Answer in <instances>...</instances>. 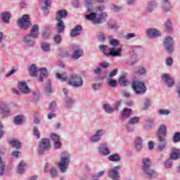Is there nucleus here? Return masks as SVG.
Listing matches in <instances>:
<instances>
[{
  "label": "nucleus",
  "mask_w": 180,
  "mask_h": 180,
  "mask_svg": "<svg viewBox=\"0 0 180 180\" xmlns=\"http://www.w3.org/2000/svg\"><path fill=\"white\" fill-rule=\"evenodd\" d=\"M173 143H179L180 141V132H175L172 137Z\"/></svg>",
  "instance_id": "nucleus-51"
},
{
  "label": "nucleus",
  "mask_w": 180,
  "mask_h": 180,
  "mask_svg": "<svg viewBox=\"0 0 180 180\" xmlns=\"http://www.w3.org/2000/svg\"><path fill=\"white\" fill-rule=\"evenodd\" d=\"M41 49L44 51L45 53H50L51 51V45L47 42H43L41 44Z\"/></svg>",
  "instance_id": "nucleus-38"
},
{
  "label": "nucleus",
  "mask_w": 180,
  "mask_h": 180,
  "mask_svg": "<svg viewBox=\"0 0 180 180\" xmlns=\"http://www.w3.org/2000/svg\"><path fill=\"white\" fill-rule=\"evenodd\" d=\"M12 15L9 11H4L2 12L0 15V19L3 23H5L6 25H9L11 23V18Z\"/></svg>",
  "instance_id": "nucleus-18"
},
{
  "label": "nucleus",
  "mask_w": 180,
  "mask_h": 180,
  "mask_svg": "<svg viewBox=\"0 0 180 180\" xmlns=\"http://www.w3.org/2000/svg\"><path fill=\"white\" fill-rule=\"evenodd\" d=\"M25 167H26V162H25L24 160H22L19 163L18 167L17 169L18 174H25Z\"/></svg>",
  "instance_id": "nucleus-40"
},
{
  "label": "nucleus",
  "mask_w": 180,
  "mask_h": 180,
  "mask_svg": "<svg viewBox=\"0 0 180 180\" xmlns=\"http://www.w3.org/2000/svg\"><path fill=\"white\" fill-rule=\"evenodd\" d=\"M159 116H168L171 113V110L165 109H160L158 110Z\"/></svg>",
  "instance_id": "nucleus-48"
},
{
  "label": "nucleus",
  "mask_w": 180,
  "mask_h": 180,
  "mask_svg": "<svg viewBox=\"0 0 180 180\" xmlns=\"http://www.w3.org/2000/svg\"><path fill=\"white\" fill-rule=\"evenodd\" d=\"M172 9L169 0H162V10L165 13H168Z\"/></svg>",
  "instance_id": "nucleus-22"
},
{
  "label": "nucleus",
  "mask_w": 180,
  "mask_h": 180,
  "mask_svg": "<svg viewBox=\"0 0 180 180\" xmlns=\"http://www.w3.org/2000/svg\"><path fill=\"white\" fill-rule=\"evenodd\" d=\"M17 26L20 30L26 32L32 26V22H30L29 15H24L21 18H19L17 21Z\"/></svg>",
  "instance_id": "nucleus-6"
},
{
  "label": "nucleus",
  "mask_w": 180,
  "mask_h": 180,
  "mask_svg": "<svg viewBox=\"0 0 180 180\" xmlns=\"http://www.w3.org/2000/svg\"><path fill=\"white\" fill-rule=\"evenodd\" d=\"M167 143V137H158V148L159 151H164Z\"/></svg>",
  "instance_id": "nucleus-16"
},
{
  "label": "nucleus",
  "mask_w": 180,
  "mask_h": 180,
  "mask_svg": "<svg viewBox=\"0 0 180 180\" xmlns=\"http://www.w3.org/2000/svg\"><path fill=\"white\" fill-rule=\"evenodd\" d=\"M8 144L13 148H16V150H20V148H22V142L18 140L9 141Z\"/></svg>",
  "instance_id": "nucleus-33"
},
{
  "label": "nucleus",
  "mask_w": 180,
  "mask_h": 180,
  "mask_svg": "<svg viewBox=\"0 0 180 180\" xmlns=\"http://www.w3.org/2000/svg\"><path fill=\"white\" fill-rule=\"evenodd\" d=\"M103 108L106 113H113L115 110L109 104H104Z\"/></svg>",
  "instance_id": "nucleus-46"
},
{
  "label": "nucleus",
  "mask_w": 180,
  "mask_h": 180,
  "mask_svg": "<svg viewBox=\"0 0 180 180\" xmlns=\"http://www.w3.org/2000/svg\"><path fill=\"white\" fill-rule=\"evenodd\" d=\"M18 89L22 94H25V95L30 94V88H29V86H27L25 82H20L18 83Z\"/></svg>",
  "instance_id": "nucleus-20"
},
{
  "label": "nucleus",
  "mask_w": 180,
  "mask_h": 180,
  "mask_svg": "<svg viewBox=\"0 0 180 180\" xmlns=\"http://www.w3.org/2000/svg\"><path fill=\"white\" fill-rule=\"evenodd\" d=\"M108 27L112 30H117V29H119V26L116 23H111L108 25Z\"/></svg>",
  "instance_id": "nucleus-62"
},
{
  "label": "nucleus",
  "mask_w": 180,
  "mask_h": 180,
  "mask_svg": "<svg viewBox=\"0 0 180 180\" xmlns=\"http://www.w3.org/2000/svg\"><path fill=\"white\" fill-rule=\"evenodd\" d=\"M105 129H98L95 131L94 134H93L90 137V142L95 143H99L101 141L102 137L105 136Z\"/></svg>",
  "instance_id": "nucleus-8"
},
{
  "label": "nucleus",
  "mask_w": 180,
  "mask_h": 180,
  "mask_svg": "<svg viewBox=\"0 0 180 180\" xmlns=\"http://www.w3.org/2000/svg\"><path fill=\"white\" fill-rule=\"evenodd\" d=\"M101 86H102V84L98 83V84H94L92 85V89L94 91H98L101 89Z\"/></svg>",
  "instance_id": "nucleus-60"
},
{
  "label": "nucleus",
  "mask_w": 180,
  "mask_h": 180,
  "mask_svg": "<svg viewBox=\"0 0 180 180\" xmlns=\"http://www.w3.org/2000/svg\"><path fill=\"white\" fill-rule=\"evenodd\" d=\"M28 34L35 37V39H39V36L40 34V27H39V25L34 24L31 27L30 33Z\"/></svg>",
  "instance_id": "nucleus-19"
},
{
  "label": "nucleus",
  "mask_w": 180,
  "mask_h": 180,
  "mask_svg": "<svg viewBox=\"0 0 180 180\" xmlns=\"http://www.w3.org/2000/svg\"><path fill=\"white\" fill-rule=\"evenodd\" d=\"M157 137H167V126L161 124L157 131Z\"/></svg>",
  "instance_id": "nucleus-23"
},
{
  "label": "nucleus",
  "mask_w": 180,
  "mask_h": 180,
  "mask_svg": "<svg viewBox=\"0 0 180 180\" xmlns=\"http://www.w3.org/2000/svg\"><path fill=\"white\" fill-rule=\"evenodd\" d=\"M56 30L58 33H64L65 30V25H64V21L63 20H56Z\"/></svg>",
  "instance_id": "nucleus-30"
},
{
  "label": "nucleus",
  "mask_w": 180,
  "mask_h": 180,
  "mask_svg": "<svg viewBox=\"0 0 180 180\" xmlns=\"http://www.w3.org/2000/svg\"><path fill=\"white\" fill-rule=\"evenodd\" d=\"M33 133L34 136H35L37 139H40V132L39 131V130H37V127H34Z\"/></svg>",
  "instance_id": "nucleus-57"
},
{
  "label": "nucleus",
  "mask_w": 180,
  "mask_h": 180,
  "mask_svg": "<svg viewBox=\"0 0 180 180\" xmlns=\"http://www.w3.org/2000/svg\"><path fill=\"white\" fill-rule=\"evenodd\" d=\"M122 169V166H115L108 171V176L110 179L112 180H119L120 179V174L119 171Z\"/></svg>",
  "instance_id": "nucleus-12"
},
{
  "label": "nucleus",
  "mask_w": 180,
  "mask_h": 180,
  "mask_svg": "<svg viewBox=\"0 0 180 180\" xmlns=\"http://www.w3.org/2000/svg\"><path fill=\"white\" fill-rule=\"evenodd\" d=\"M49 172L52 178H56V176H57V169L56 167L51 168Z\"/></svg>",
  "instance_id": "nucleus-54"
},
{
  "label": "nucleus",
  "mask_w": 180,
  "mask_h": 180,
  "mask_svg": "<svg viewBox=\"0 0 180 180\" xmlns=\"http://www.w3.org/2000/svg\"><path fill=\"white\" fill-rule=\"evenodd\" d=\"M146 35L150 39H155L161 36V31L155 28H148L146 30Z\"/></svg>",
  "instance_id": "nucleus-14"
},
{
  "label": "nucleus",
  "mask_w": 180,
  "mask_h": 180,
  "mask_svg": "<svg viewBox=\"0 0 180 180\" xmlns=\"http://www.w3.org/2000/svg\"><path fill=\"white\" fill-rule=\"evenodd\" d=\"M23 43L27 47H34L36 44V37L30 34H26L23 37Z\"/></svg>",
  "instance_id": "nucleus-13"
},
{
  "label": "nucleus",
  "mask_w": 180,
  "mask_h": 180,
  "mask_svg": "<svg viewBox=\"0 0 180 180\" xmlns=\"http://www.w3.org/2000/svg\"><path fill=\"white\" fill-rule=\"evenodd\" d=\"M11 113V110L8 108L6 103H3L0 106V115L2 117H8Z\"/></svg>",
  "instance_id": "nucleus-17"
},
{
  "label": "nucleus",
  "mask_w": 180,
  "mask_h": 180,
  "mask_svg": "<svg viewBox=\"0 0 180 180\" xmlns=\"http://www.w3.org/2000/svg\"><path fill=\"white\" fill-rule=\"evenodd\" d=\"M162 81H164L166 86L167 88H172L175 85V81L174 80V77L169 74L163 73L161 75Z\"/></svg>",
  "instance_id": "nucleus-11"
},
{
  "label": "nucleus",
  "mask_w": 180,
  "mask_h": 180,
  "mask_svg": "<svg viewBox=\"0 0 180 180\" xmlns=\"http://www.w3.org/2000/svg\"><path fill=\"white\" fill-rule=\"evenodd\" d=\"M132 89L135 95H144L147 92L146 84L140 80H134L132 82Z\"/></svg>",
  "instance_id": "nucleus-5"
},
{
  "label": "nucleus",
  "mask_w": 180,
  "mask_h": 180,
  "mask_svg": "<svg viewBox=\"0 0 180 180\" xmlns=\"http://www.w3.org/2000/svg\"><path fill=\"white\" fill-rule=\"evenodd\" d=\"M28 71H29L31 77H37V73L39 72V68H37V66H36V65L32 64L28 68Z\"/></svg>",
  "instance_id": "nucleus-26"
},
{
  "label": "nucleus",
  "mask_w": 180,
  "mask_h": 180,
  "mask_svg": "<svg viewBox=\"0 0 180 180\" xmlns=\"http://www.w3.org/2000/svg\"><path fill=\"white\" fill-rule=\"evenodd\" d=\"M133 37H136L135 33H129L125 35L126 40H130V39H133Z\"/></svg>",
  "instance_id": "nucleus-64"
},
{
  "label": "nucleus",
  "mask_w": 180,
  "mask_h": 180,
  "mask_svg": "<svg viewBox=\"0 0 180 180\" xmlns=\"http://www.w3.org/2000/svg\"><path fill=\"white\" fill-rule=\"evenodd\" d=\"M98 49L106 57H122V48H110L108 45L101 44Z\"/></svg>",
  "instance_id": "nucleus-3"
},
{
  "label": "nucleus",
  "mask_w": 180,
  "mask_h": 180,
  "mask_svg": "<svg viewBox=\"0 0 180 180\" xmlns=\"http://www.w3.org/2000/svg\"><path fill=\"white\" fill-rule=\"evenodd\" d=\"M118 82L120 85H122V86H127V84H129V82H127V80H126L125 75H122L120 77Z\"/></svg>",
  "instance_id": "nucleus-43"
},
{
  "label": "nucleus",
  "mask_w": 180,
  "mask_h": 180,
  "mask_svg": "<svg viewBox=\"0 0 180 180\" xmlns=\"http://www.w3.org/2000/svg\"><path fill=\"white\" fill-rule=\"evenodd\" d=\"M98 153L101 155H110V149H109V146H108V143H102L100 147L98 148Z\"/></svg>",
  "instance_id": "nucleus-15"
},
{
  "label": "nucleus",
  "mask_w": 180,
  "mask_h": 180,
  "mask_svg": "<svg viewBox=\"0 0 180 180\" xmlns=\"http://www.w3.org/2000/svg\"><path fill=\"white\" fill-rule=\"evenodd\" d=\"M74 98L66 96V98L65 100V107L68 108V109H71L72 106L74 105Z\"/></svg>",
  "instance_id": "nucleus-36"
},
{
  "label": "nucleus",
  "mask_w": 180,
  "mask_h": 180,
  "mask_svg": "<svg viewBox=\"0 0 180 180\" xmlns=\"http://www.w3.org/2000/svg\"><path fill=\"white\" fill-rule=\"evenodd\" d=\"M139 122H140V118L139 117H134L129 120L128 124H131V125L137 124Z\"/></svg>",
  "instance_id": "nucleus-47"
},
{
  "label": "nucleus",
  "mask_w": 180,
  "mask_h": 180,
  "mask_svg": "<svg viewBox=\"0 0 180 180\" xmlns=\"http://www.w3.org/2000/svg\"><path fill=\"white\" fill-rule=\"evenodd\" d=\"M51 148V144L50 140L47 139H42L39 145L38 153L42 154L46 150H50Z\"/></svg>",
  "instance_id": "nucleus-10"
},
{
  "label": "nucleus",
  "mask_w": 180,
  "mask_h": 180,
  "mask_svg": "<svg viewBox=\"0 0 180 180\" xmlns=\"http://www.w3.org/2000/svg\"><path fill=\"white\" fill-rule=\"evenodd\" d=\"M108 43L110 44V46H111L112 47H119V46H120V41H119V39H116L115 38H113V37L112 35H110L108 37Z\"/></svg>",
  "instance_id": "nucleus-28"
},
{
  "label": "nucleus",
  "mask_w": 180,
  "mask_h": 180,
  "mask_svg": "<svg viewBox=\"0 0 180 180\" xmlns=\"http://www.w3.org/2000/svg\"><path fill=\"white\" fill-rule=\"evenodd\" d=\"M171 160H179L180 158V150L176 148H172L170 153Z\"/></svg>",
  "instance_id": "nucleus-24"
},
{
  "label": "nucleus",
  "mask_w": 180,
  "mask_h": 180,
  "mask_svg": "<svg viewBox=\"0 0 180 180\" xmlns=\"http://www.w3.org/2000/svg\"><path fill=\"white\" fill-rule=\"evenodd\" d=\"M142 171L146 179H154L157 176V172L151 167V159L148 158L142 159Z\"/></svg>",
  "instance_id": "nucleus-2"
},
{
  "label": "nucleus",
  "mask_w": 180,
  "mask_h": 180,
  "mask_svg": "<svg viewBox=\"0 0 180 180\" xmlns=\"http://www.w3.org/2000/svg\"><path fill=\"white\" fill-rule=\"evenodd\" d=\"M98 41H101L103 43L105 41V34L103 32H101V34L98 36Z\"/></svg>",
  "instance_id": "nucleus-61"
},
{
  "label": "nucleus",
  "mask_w": 180,
  "mask_h": 180,
  "mask_svg": "<svg viewBox=\"0 0 180 180\" xmlns=\"http://www.w3.org/2000/svg\"><path fill=\"white\" fill-rule=\"evenodd\" d=\"M135 148L136 151H140L143 148V139L137 136L135 139Z\"/></svg>",
  "instance_id": "nucleus-31"
},
{
  "label": "nucleus",
  "mask_w": 180,
  "mask_h": 180,
  "mask_svg": "<svg viewBox=\"0 0 180 180\" xmlns=\"http://www.w3.org/2000/svg\"><path fill=\"white\" fill-rule=\"evenodd\" d=\"M92 2H94V0H84V6L86 8V13H89L86 15V20L93 22L94 25H101V23L106 22L108 13L105 12L101 13L93 12L94 6H92Z\"/></svg>",
  "instance_id": "nucleus-1"
},
{
  "label": "nucleus",
  "mask_w": 180,
  "mask_h": 180,
  "mask_svg": "<svg viewBox=\"0 0 180 180\" xmlns=\"http://www.w3.org/2000/svg\"><path fill=\"white\" fill-rule=\"evenodd\" d=\"M107 84H108L109 86L111 88H115V86H117V82L112 79H107Z\"/></svg>",
  "instance_id": "nucleus-50"
},
{
  "label": "nucleus",
  "mask_w": 180,
  "mask_h": 180,
  "mask_svg": "<svg viewBox=\"0 0 180 180\" xmlns=\"http://www.w3.org/2000/svg\"><path fill=\"white\" fill-rule=\"evenodd\" d=\"M172 64H174L172 58H167L166 59V65H167V67H172Z\"/></svg>",
  "instance_id": "nucleus-59"
},
{
  "label": "nucleus",
  "mask_w": 180,
  "mask_h": 180,
  "mask_svg": "<svg viewBox=\"0 0 180 180\" xmlns=\"http://www.w3.org/2000/svg\"><path fill=\"white\" fill-rule=\"evenodd\" d=\"M61 35L56 34L53 37V41L56 44H60L61 43Z\"/></svg>",
  "instance_id": "nucleus-53"
},
{
  "label": "nucleus",
  "mask_w": 180,
  "mask_h": 180,
  "mask_svg": "<svg viewBox=\"0 0 180 180\" xmlns=\"http://www.w3.org/2000/svg\"><path fill=\"white\" fill-rule=\"evenodd\" d=\"M8 173L6 171V162L3 161L0 156V176H8Z\"/></svg>",
  "instance_id": "nucleus-21"
},
{
  "label": "nucleus",
  "mask_w": 180,
  "mask_h": 180,
  "mask_svg": "<svg viewBox=\"0 0 180 180\" xmlns=\"http://www.w3.org/2000/svg\"><path fill=\"white\" fill-rule=\"evenodd\" d=\"M68 15L67 11L60 10L56 12V20H63V18H65Z\"/></svg>",
  "instance_id": "nucleus-34"
},
{
  "label": "nucleus",
  "mask_w": 180,
  "mask_h": 180,
  "mask_svg": "<svg viewBox=\"0 0 180 180\" xmlns=\"http://www.w3.org/2000/svg\"><path fill=\"white\" fill-rule=\"evenodd\" d=\"M117 71H118L117 69H115V70H112L110 72L108 79H112L113 77H115V75H117Z\"/></svg>",
  "instance_id": "nucleus-58"
},
{
  "label": "nucleus",
  "mask_w": 180,
  "mask_h": 180,
  "mask_svg": "<svg viewBox=\"0 0 180 180\" xmlns=\"http://www.w3.org/2000/svg\"><path fill=\"white\" fill-rule=\"evenodd\" d=\"M157 9V2L150 1L148 4V6L145 10L146 13H151V12Z\"/></svg>",
  "instance_id": "nucleus-27"
},
{
  "label": "nucleus",
  "mask_w": 180,
  "mask_h": 180,
  "mask_svg": "<svg viewBox=\"0 0 180 180\" xmlns=\"http://www.w3.org/2000/svg\"><path fill=\"white\" fill-rule=\"evenodd\" d=\"M131 115V109L125 108L124 110H121L120 112V116L123 119H127L130 117V115Z\"/></svg>",
  "instance_id": "nucleus-32"
},
{
  "label": "nucleus",
  "mask_w": 180,
  "mask_h": 180,
  "mask_svg": "<svg viewBox=\"0 0 180 180\" xmlns=\"http://www.w3.org/2000/svg\"><path fill=\"white\" fill-rule=\"evenodd\" d=\"M51 139H52L54 141H60V136L58 135H57L56 134H51Z\"/></svg>",
  "instance_id": "nucleus-63"
},
{
  "label": "nucleus",
  "mask_w": 180,
  "mask_h": 180,
  "mask_svg": "<svg viewBox=\"0 0 180 180\" xmlns=\"http://www.w3.org/2000/svg\"><path fill=\"white\" fill-rule=\"evenodd\" d=\"M13 123L17 126H20L23 123V115H17L14 117Z\"/></svg>",
  "instance_id": "nucleus-41"
},
{
  "label": "nucleus",
  "mask_w": 180,
  "mask_h": 180,
  "mask_svg": "<svg viewBox=\"0 0 180 180\" xmlns=\"http://www.w3.org/2000/svg\"><path fill=\"white\" fill-rule=\"evenodd\" d=\"M82 30V25H76L71 31L70 36L71 37H77V36H79Z\"/></svg>",
  "instance_id": "nucleus-29"
},
{
  "label": "nucleus",
  "mask_w": 180,
  "mask_h": 180,
  "mask_svg": "<svg viewBox=\"0 0 180 180\" xmlns=\"http://www.w3.org/2000/svg\"><path fill=\"white\" fill-rule=\"evenodd\" d=\"M165 28H166V30L167 32H169V33H171V32H172V22H171V20H167L165 22Z\"/></svg>",
  "instance_id": "nucleus-44"
},
{
  "label": "nucleus",
  "mask_w": 180,
  "mask_h": 180,
  "mask_svg": "<svg viewBox=\"0 0 180 180\" xmlns=\"http://www.w3.org/2000/svg\"><path fill=\"white\" fill-rule=\"evenodd\" d=\"M51 34V31L49 28H46L41 34V37L43 39H49L50 37V35Z\"/></svg>",
  "instance_id": "nucleus-45"
},
{
  "label": "nucleus",
  "mask_w": 180,
  "mask_h": 180,
  "mask_svg": "<svg viewBox=\"0 0 180 180\" xmlns=\"http://www.w3.org/2000/svg\"><path fill=\"white\" fill-rule=\"evenodd\" d=\"M122 158L117 153L110 155L108 157V161H111V162H120Z\"/></svg>",
  "instance_id": "nucleus-37"
},
{
  "label": "nucleus",
  "mask_w": 180,
  "mask_h": 180,
  "mask_svg": "<svg viewBox=\"0 0 180 180\" xmlns=\"http://www.w3.org/2000/svg\"><path fill=\"white\" fill-rule=\"evenodd\" d=\"M137 73L139 74V75H144L147 73V70L144 67H140L137 71Z\"/></svg>",
  "instance_id": "nucleus-55"
},
{
  "label": "nucleus",
  "mask_w": 180,
  "mask_h": 180,
  "mask_svg": "<svg viewBox=\"0 0 180 180\" xmlns=\"http://www.w3.org/2000/svg\"><path fill=\"white\" fill-rule=\"evenodd\" d=\"M39 71H41V74L38 78V81L39 82H43L44 79L49 77V72H47V68H41Z\"/></svg>",
  "instance_id": "nucleus-25"
},
{
  "label": "nucleus",
  "mask_w": 180,
  "mask_h": 180,
  "mask_svg": "<svg viewBox=\"0 0 180 180\" xmlns=\"http://www.w3.org/2000/svg\"><path fill=\"white\" fill-rule=\"evenodd\" d=\"M50 4H51V0H46L45 1H44V6L42 8V9H43V12L44 13H49V10H48V8H49V6H50Z\"/></svg>",
  "instance_id": "nucleus-49"
},
{
  "label": "nucleus",
  "mask_w": 180,
  "mask_h": 180,
  "mask_svg": "<svg viewBox=\"0 0 180 180\" xmlns=\"http://www.w3.org/2000/svg\"><path fill=\"white\" fill-rule=\"evenodd\" d=\"M56 106L57 103H56V101H52L49 105V110H51V112H56Z\"/></svg>",
  "instance_id": "nucleus-56"
},
{
  "label": "nucleus",
  "mask_w": 180,
  "mask_h": 180,
  "mask_svg": "<svg viewBox=\"0 0 180 180\" xmlns=\"http://www.w3.org/2000/svg\"><path fill=\"white\" fill-rule=\"evenodd\" d=\"M56 78H58L59 81H62V82L67 81V79H68L66 72L56 73Z\"/></svg>",
  "instance_id": "nucleus-42"
},
{
  "label": "nucleus",
  "mask_w": 180,
  "mask_h": 180,
  "mask_svg": "<svg viewBox=\"0 0 180 180\" xmlns=\"http://www.w3.org/2000/svg\"><path fill=\"white\" fill-rule=\"evenodd\" d=\"M155 121L154 120V118H150L146 120V122L145 124V129L146 130H150L153 128V126H154V123Z\"/></svg>",
  "instance_id": "nucleus-39"
},
{
  "label": "nucleus",
  "mask_w": 180,
  "mask_h": 180,
  "mask_svg": "<svg viewBox=\"0 0 180 180\" xmlns=\"http://www.w3.org/2000/svg\"><path fill=\"white\" fill-rule=\"evenodd\" d=\"M68 85L73 88H81L84 85L82 77L77 74H72L68 79Z\"/></svg>",
  "instance_id": "nucleus-7"
},
{
  "label": "nucleus",
  "mask_w": 180,
  "mask_h": 180,
  "mask_svg": "<svg viewBox=\"0 0 180 180\" xmlns=\"http://www.w3.org/2000/svg\"><path fill=\"white\" fill-rule=\"evenodd\" d=\"M164 167L167 169L169 168H172V160L171 159H168L164 162Z\"/></svg>",
  "instance_id": "nucleus-52"
},
{
  "label": "nucleus",
  "mask_w": 180,
  "mask_h": 180,
  "mask_svg": "<svg viewBox=\"0 0 180 180\" xmlns=\"http://www.w3.org/2000/svg\"><path fill=\"white\" fill-rule=\"evenodd\" d=\"M70 162H71V155L67 151L62 152L60 153V161L58 163V167L62 174H65V172H67V169H68V167L70 166Z\"/></svg>",
  "instance_id": "nucleus-4"
},
{
  "label": "nucleus",
  "mask_w": 180,
  "mask_h": 180,
  "mask_svg": "<svg viewBox=\"0 0 180 180\" xmlns=\"http://www.w3.org/2000/svg\"><path fill=\"white\" fill-rule=\"evenodd\" d=\"M164 47L169 54L174 53V41L172 37H167L163 41Z\"/></svg>",
  "instance_id": "nucleus-9"
},
{
  "label": "nucleus",
  "mask_w": 180,
  "mask_h": 180,
  "mask_svg": "<svg viewBox=\"0 0 180 180\" xmlns=\"http://www.w3.org/2000/svg\"><path fill=\"white\" fill-rule=\"evenodd\" d=\"M84 56V51L81 49H79L77 50H75L72 55V58L73 60H79L80 57H82Z\"/></svg>",
  "instance_id": "nucleus-35"
}]
</instances>
